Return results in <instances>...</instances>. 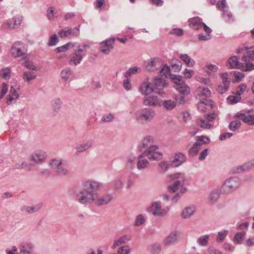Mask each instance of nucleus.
<instances>
[{
    "label": "nucleus",
    "mask_w": 254,
    "mask_h": 254,
    "mask_svg": "<svg viewBox=\"0 0 254 254\" xmlns=\"http://www.w3.org/2000/svg\"><path fill=\"white\" fill-rule=\"evenodd\" d=\"M242 63L239 61V57L233 56L228 60L227 65L230 68H239L241 66Z\"/></svg>",
    "instance_id": "29"
},
{
    "label": "nucleus",
    "mask_w": 254,
    "mask_h": 254,
    "mask_svg": "<svg viewBox=\"0 0 254 254\" xmlns=\"http://www.w3.org/2000/svg\"><path fill=\"white\" fill-rule=\"evenodd\" d=\"M71 74V70L69 67H66L62 69L61 72V77L64 81L68 80Z\"/></svg>",
    "instance_id": "41"
},
{
    "label": "nucleus",
    "mask_w": 254,
    "mask_h": 254,
    "mask_svg": "<svg viewBox=\"0 0 254 254\" xmlns=\"http://www.w3.org/2000/svg\"><path fill=\"white\" fill-rule=\"evenodd\" d=\"M176 90L182 95H187L190 92V87L186 83L178 85L176 87Z\"/></svg>",
    "instance_id": "32"
},
{
    "label": "nucleus",
    "mask_w": 254,
    "mask_h": 254,
    "mask_svg": "<svg viewBox=\"0 0 254 254\" xmlns=\"http://www.w3.org/2000/svg\"><path fill=\"white\" fill-rule=\"evenodd\" d=\"M83 59V55L79 54L76 51H74L71 59L69 61V64L70 65H74L75 66L79 64Z\"/></svg>",
    "instance_id": "30"
},
{
    "label": "nucleus",
    "mask_w": 254,
    "mask_h": 254,
    "mask_svg": "<svg viewBox=\"0 0 254 254\" xmlns=\"http://www.w3.org/2000/svg\"><path fill=\"white\" fill-rule=\"evenodd\" d=\"M130 252L128 246L124 245L118 249L117 254H129Z\"/></svg>",
    "instance_id": "59"
},
{
    "label": "nucleus",
    "mask_w": 254,
    "mask_h": 254,
    "mask_svg": "<svg viewBox=\"0 0 254 254\" xmlns=\"http://www.w3.org/2000/svg\"><path fill=\"white\" fill-rule=\"evenodd\" d=\"M253 60H254V50L247 51L242 58V61L244 62H249Z\"/></svg>",
    "instance_id": "34"
},
{
    "label": "nucleus",
    "mask_w": 254,
    "mask_h": 254,
    "mask_svg": "<svg viewBox=\"0 0 254 254\" xmlns=\"http://www.w3.org/2000/svg\"><path fill=\"white\" fill-rule=\"evenodd\" d=\"M198 92L200 96H204L206 98L209 97L211 95V92L208 88L199 87L198 89Z\"/></svg>",
    "instance_id": "48"
},
{
    "label": "nucleus",
    "mask_w": 254,
    "mask_h": 254,
    "mask_svg": "<svg viewBox=\"0 0 254 254\" xmlns=\"http://www.w3.org/2000/svg\"><path fill=\"white\" fill-rule=\"evenodd\" d=\"M158 167L160 168L161 171L164 173L168 170L169 165L165 161H161L158 164Z\"/></svg>",
    "instance_id": "63"
},
{
    "label": "nucleus",
    "mask_w": 254,
    "mask_h": 254,
    "mask_svg": "<svg viewBox=\"0 0 254 254\" xmlns=\"http://www.w3.org/2000/svg\"><path fill=\"white\" fill-rule=\"evenodd\" d=\"M162 100L157 96L150 95L144 97L143 104L146 106L156 107L161 106Z\"/></svg>",
    "instance_id": "15"
},
{
    "label": "nucleus",
    "mask_w": 254,
    "mask_h": 254,
    "mask_svg": "<svg viewBox=\"0 0 254 254\" xmlns=\"http://www.w3.org/2000/svg\"><path fill=\"white\" fill-rule=\"evenodd\" d=\"M196 141H199V145L201 146L203 144L209 143L210 139L206 136L202 135L197 136Z\"/></svg>",
    "instance_id": "58"
},
{
    "label": "nucleus",
    "mask_w": 254,
    "mask_h": 254,
    "mask_svg": "<svg viewBox=\"0 0 254 254\" xmlns=\"http://www.w3.org/2000/svg\"><path fill=\"white\" fill-rule=\"evenodd\" d=\"M221 78L222 80V83L218 86L217 90L220 94H223L228 90L231 81L227 72L221 73Z\"/></svg>",
    "instance_id": "12"
},
{
    "label": "nucleus",
    "mask_w": 254,
    "mask_h": 254,
    "mask_svg": "<svg viewBox=\"0 0 254 254\" xmlns=\"http://www.w3.org/2000/svg\"><path fill=\"white\" fill-rule=\"evenodd\" d=\"M186 156L182 152L176 153L174 159L171 162V165L175 167H178L186 161Z\"/></svg>",
    "instance_id": "19"
},
{
    "label": "nucleus",
    "mask_w": 254,
    "mask_h": 254,
    "mask_svg": "<svg viewBox=\"0 0 254 254\" xmlns=\"http://www.w3.org/2000/svg\"><path fill=\"white\" fill-rule=\"evenodd\" d=\"M169 211L170 207L168 206L163 207L160 201H153L148 208V212H151L155 217H164Z\"/></svg>",
    "instance_id": "5"
},
{
    "label": "nucleus",
    "mask_w": 254,
    "mask_h": 254,
    "mask_svg": "<svg viewBox=\"0 0 254 254\" xmlns=\"http://www.w3.org/2000/svg\"><path fill=\"white\" fill-rule=\"evenodd\" d=\"M200 149L201 146L199 145V141H196L193 146L190 149L189 154L190 155L193 156L197 153Z\"/></svg>",
    "instance_id": "42"
},
{
    "label": "nucleus",
    "mask_w": 254,
    "mask_h": 254,
    "mask_svg": "<svg viewBox=\"0 0 254 254\" xmlns=\"http://www.w3.org/2000/svg\"><path fill=\"white\" fill-rule=\"evenodd\" d=\"M216 118V114L212 113L208 114L203 119H197V124L201 127L204 128H210L213 126V121Z\"/></svg>",
    "instance_id": "8"
},
{
    "label": "nucleus",
    "mask_w": 254,
    "mask_h": 254,
    "mask_svg": "<svg viewBox=\"0 0 254 254\" xmlns=\"http://www.w3.org/2000/svg\"><path fill=\"white\" fill-rule=\"evenodd\" d=\"M59 39L56 34H53L50 37L48 45L49 46H54L59 42Z\"/></svg>",
    "instance_id": "57"
},
{
    "label": "nucleus",
    "mask_w": 254,
    "mask_h": 254,
    "mask_svg": "<svg viewBox=\"0 0 254 254\" xmlns=\"http://www.w3.org/2000/svg\"><path fill=\"white\" fill-rule=\"evenodd\" d=\"M10 52L13 57L17 58L25 54V50L21 41L15 42L12 46Z\"/></svg>",
    "instance_id": "11"
},
{
    "label": "nucleus",
    "mask_w": 254,
    "mask_h": 254,
    "mask_svg": "<svg viewBox=\"0 0 254 254\" xmlns=\"http://www.w3.org/2000/svg\"><path fill=\"white\" fill-rule=\"evenodd\" d=\"M114 39H111L101 43V52L105 54H109L111 50L113 48L112 45L114 44Z\"/></svg>",
    "instance_id": "23"
},
{
    "label": "nucleus",
    "mask_w": 254,
    "mask_h": 254,
    "mask_svg": "<svg viewBox=\"0 0 254 254\" xmlns=\"http://www.w3.org/2000/svg\"><path fill=\"white\" fill-rule=\"evenodd\" d=\"M62 101L59 98L54 99L51 102L52 109L54 112H58L61 107Z\"/></svg>",
    "instance_id": "40"
},
{
    "label": "nucleus",
    "mask_w": 254,
    "mask_h": 254,
    "mask_svg": "<svg viewBox=\"0 0 254 254\" xmlns=\"http://www.w3.org/2000/svg\"><path fill=\"white\" fill-rule=\"evenodd\" d=\"M161 67V69L159 71V74L161 77L170 78L171 77L170 68L167 65H163Z\"/></svg>",
    "instance_id": "38"
},
{
    "label": "nucleus",
    "mask_w": 254,
    "mask_h": 254,
    "mask_svg": "<svg viewBox=\"0 0 254 254\" xmlns=\"http://www.w3.org/2000/svg\"><path fill=\"white\" fill-rule=\"evenodd\" d=\"M1 29H12L15 28L13 22L12 18L7 19L5 22L3 23L1 27Z\"/></svg>",
    "instance_id": "47"
},
{
    "label": "nucleus",
    "mask_w": 254,
    "mask_h": 254,
    "mask_svg": "<svg viewBox=\"0 0 254 254\" xmlns=\"http://www.w3.org/2000/svg\"><path fill=\"white\" fill-rule=\"evenodd\" d=\"M80 26H76L74 28L66 27L60 30L58 34L62 39L68 38L70 36H77L79 34Z\"/></svg>",
    "instance_id": "10"
},
{
    "label": "nucleus",
    "mask_w": 254,
    "mask_h": 254,
    "mask_svg": "<svg viewBox=\"0 0 254 254\" xmlns=\"http://www.w3.org/2000/svg\"><path fill=\"white\" fill-rule=\"evenodd\" d=\"M254 167V158L242 165L235 167L232 169L234 174L240 173L244 171H248Z\"/></svg>",
    "instance_id": "16"
},
{
    "label": "nucleus",
    "mask_w": 254,
    "mask_h": 254,
    "mask_svg": "<svg viewBox=\"0 0 254 254\" xmlns=\"http://www.w3.org/2000/svg\"><path fill=\"white\" fill-rule=\"evenodd\" d=\"M101 183L93 180L84 182L82 190L76 195V200L82 204L88 205L94 203L97 206L108 204L113 198L111 193H106L99 196L97 190H101Z\"/></svg>",
    "instance_id": "1"
},
{
    "label": "nucleus",
    "mask_w": 254,
    "mask_h": 254,
    "mask_svg": "<svg viewBox=\"0 0 254 254\" xmlns=\"http://www.w3.org/2000/svg\"><path fill=\"white\" fill-rule=\"evenodd\" d=\"M229 233V231L225 230L218 233V236L216 238V241L217 242H222L225 238L227 236Z\"/></svg>",
    "instance_id": "56"
},
{
    "label": "nucleus",
    "mask_w": 254,
    "mask_h": 254,
    "mask_svg": "<svg viewBox=\"0 0 254 254\" xmlns=\"http://www.w3.org/2000/svg\"><path fill=\"white\" fill-rule=\"evenodd\" d=\"M145 156L141 154L137 157V161L136 162V167L139 170L145 169L149 166V163L148 161L144 158Z\"/></svg>",
    "instance_id": "26"
},
{
    "label": "nucleus",
    "mask_w": 254,
    "mask_h": 254,
    "mask_svg": "<svg viewBox=\"0 0 254 254\" xmlns=\"http://www.w3.org/2000/svg\"><path fill=\"white\" fill-rule=\"evenodd\" d=\"M46 156L45 152L39 150L33 153L31 155V160L36 163H41L45 160Z\"/></svg>",
    "instance_id": "20"
},
{
    "label": "nucleus",
    "mask_w": 254,
    "mask_h": 254,
    "mask_svg": "<svg viewBox=\"0 0 254 254\" xmlns=\"http://www.w3.org/2000/svg\"><path fill=\"white\" fill-rule=\"evenodd\" d=\"M145 222V219L144 216L140 214L137 215L134 223V226H140L143 224Z\"/></svg>",
    "instance_id": "54"
},
{
    "label": "nucleus",
    "mask_w": 254,
    "mask_h": 254,
    "mask_svg": "<svg viewBox=\"0 0 254 254\" xmlns=\"http://www.w3.org/2000/svg\"><path fill=\"white\" fill-rule=\"evenodd\" d=\"M24 65L28 69H31L34 71H37L39 69L37 66L34 65L33 62L30 61H26L24 63Z\"/></svg>",
    "instance_id": "61"
},
{
    "label": "nucleus",
    "mask_w": 254,
    "mask_h": 254,
    "mask_svg": "<svg viewBox=\"0 0 254 254\" xmlns=\"http://www.w3.org/2000/svg\"><path fill=\"white\" fill-rule=\"evenodd\" d=\"M162 66V61L159 58H151L144 62L145 68L148 71H156Z\"/></svg>",
    "instance_id": "7"
},
{
    "label": "nucleus",
    "mask_w": 254,
    "mask_h": 254,
    "mask_svg": "<svg viewBox=\"0 0 254 254\" xmlns=\"http://www.w3.org/2000/svg\"><path fill=\"white\" fill-rule=\"evenodd\" d=\"M246 85L245 84L242 83L237 88L236 91V94L237 95H239L241 96V95L245 91L246 89Z\"/></svg>",
    "instance_id": "64"
},
{
    "label": "nucleus",
    "mask_w": 254,
    "mask_h": 254,
    "mask_svg": "<svg viewBox=\"0 0 254 254\" xmlns=\"http://www.w3.org/2000/svg\"><path fill=\"white\" fill-rule=\"evenodd\" d=\"M114 119L115 115L113 114L107 113L102 116L101 121L104 123H109L112 122Z\"/></svg>",
    "instance_id": "55"
},
{
    "label": "nucleus",
    "mask_w": 254,
    "mask_h": 254,
    "mask_svg": "<svg viewBox=\"0 0 254 254\" xmlns=\"http://www.w3.org/2000/svg\"><path fill=\"white\" fill-rule=\"evenodd\" d=\"M209 235L207 234L203 235L198 237L197 240V244L201 247H206L209 240Z\"/></svg>",
    "instance_id": "35"
},
{
    "label": "nucleus",
    "mask_w": 254,
    "mask_h": 254,
    "mask_svg": "<svg viewBox=\"0 0 254 254\" xmlns=\"http://www.w3.org/2000/svg\"><path fill=\"white\" fill-rule=\"evenodd\" d=\"M241 185V181L237 177L227 179L221 186L222 193L229 194L238 189Z\"/></svg>",
    "instance_id": "3"
},
{
    "label": "nucleus",
    "mask_w": 254,
    "mask_h": 254,
    "mask_svg": "<svg viewBox=\"0 0 254 254\" xmlns=\"http://www.w3.org/2000/svg\"><path fill=\"white\" fill-rule=\"evenodd\" d=\"M140 90L141 94L146 96L153 92L157 93V91H155L153 84L148 82H144L141 85Z\"/></svg>",
    "instance_id": "22"
},
{
    "label": "nucleus",
    "mask_w": 254,
    "mask_h": 254,
    "mask_svg": "<svg viewBox=\"0 0 254 254\" xmlns=\"http://www.w3.org/2000/svg\"><path fill=\"white\" fill-rule=\"evenodd\" d=\"M182 235V232L179 231H172L165 238L164 244L170 246L177 243Z\"/></svg>",
    "instance_id": "14"
},
{
    "label": "nucleus",
    "mask_w": 254,
    "mask_h": 254,
    "mask_svg": "<svg viewBox=\"0 0 254 254\" xmlns=\"http://www.w3.org/2000/svg\"><path fill=\"white\" fill-rule=\"evenodd\" d=\"M49 165L60 176H66L69 174V171L66 168V162L62 159H53Z\"/></svg>",
    "instance_id": "4"
},
{
    "label": "nucleus",
    "mask_w": 254,
    "mask_h": 254,
    "mask_svg": "<svg viewBox=\"0 0 254 254\" xmlns=\"http://www.w3.org/2000/svg\"><path fill=\"white\" fill-rule=\"evenodd\" d=\"M235 117L237 119L242 120L245 123L250 125H254V115H246L244 113H237Z\"/></svg>",
    "instance_id": "24"
},
{
    "label": "nucleus",
    "mask_w": 254,
    "mask_h": 254,
    "mask_svg": "<svg viewBox=\"0 0 254 254\" xmlns=\"http://www.w3.org/2000/svg\"><path fill=\"white\" fill-rule=\"evenodd\" d=\"M223 16L227 21H231L233 20L232 13L227 10H223Z\"/></svg>",
    "instance_id": "62"
},
{
    "label": "nucleus",
    "mask_w": 254,
    "mask_h": 254,
    "mask_svg": "<svg viewBox=\"0 0 254 254\" xmlns=\"http://www.w3.org/2000/svg\"><path fill=\"white\" fill-rule=\"evenodd\" d=\"M245 64L242 63L240 67V69L243 71H248L254 69V64L249 62H245Z\"/></svg>",
    "instance_id": "45"
},
{
    "label": "nucleus",
    "mask_w": 254,
    "mask_h": 254,
    "mask_svg": "<svg viewBox=\"0 0 254 254\" xmlns=\"http://www.w3.org/2000/svg\"><path fill=\"white\" fill-rule=\"evenodd\" d=\"M170 78H171L173 82L176 84V86L185 82V79L183 77L180 75H172L171 77Z\"/></svg>",
    "instance_id": "44"
},
{
    "label": "nucleus",
    "mask_w": 254,
    "mask_h": 254,
    "mask_svg": "<svg viewBox=\"0 0 254 254\" xmlns=\"http://www.w3.org/2000/svg\"><path fill=\"white\" fill-rule=\"evenodd\" d=\"M37 77V74L31 71H25L23 72V79L26 82H30L34 80Z\"/></svg>",
    "instance_id": "37"
},
{
    "label": "nucleus",
    "mask_w": 254,
    "mask_h": 254,
    "mask_svg": "<svg viewBox=\"0 0 254 254\" xmlns=\"http://www.w3.org/2000/svg\"><path fill=\"white\" fill-rule=\"evenodd\" d=\"M213 102L209 99L204 98L197 104L198 110L201 112H205L213 109Z\"/></svg>",
    "instance_id": "13"
},
{
    "label": "nucleus",
    "mask_w": 254,
    "mask_h": 254,
    "mask_svg": "<svg viewBox=\"0 0 254 254\" xmlns=\"http://www.w3.org/2000/svg\"><path fill=\"white\" fill-rule=\"evenodd\" d=\"M182 183L180 181H175L173 184L168 187V191L170 192H175L180 187H182Z\"/></svg>",
    "instance_id": "46"
},
{
    "label": "nucleus",
    "mask_w": 254,
    "mask_h": 254,
    "mask_svg": "<svg viewBox=\"0 0 254 254\" xmlns=\"http://www.w3.org/2000/svg\"><path fill=\"white\" fill-rule=\"evenodd\" d=\"M154 139L152 136H146L141 141V144L139 146L140 151H142L143 149H147L150 147L151 146L154 145Z\"/></svg>",
    "instance_id": "25"
},
{
    "label": "nucleus",
    "mask_w": 254,
    "mask_h": 254,
    "mask_svg": "<svg viewBox=\"0 0 254 254\" xmlns=\"http://www.w3.org/2000/svg\"><path fill=\"white\" fill-rule=\"evenodd\" d=\"M196 210V206L191 204L185 207L182 211L181 216L185 219H190L194 214Z\"/></svg>",
    "instance_id": "18"
},
{
    "label": "nucleus",
    "mask_w": 254,
    "mask_h": 254,
    "mask_svg": "<svg viewBox=\"0 0 254 254\" xmlns=\"http://www.w3.org/2000/svg\"><path fill=\"white\" fill-rule=\"evenodd\" d=\"M131 237L129 235H124L119 237V238L115 239L114 243L111 247L112 249H115L116 247L121 246L122 245H125L128 242L130 241Z\"/></svg>",
    "instance_id": "21"
},
{
    "label": "nucleus",
    "mask_w": 254,
    "mask_h": 254,
    "mask_svg": "<svg viewBox=\"0 0 254 254\" xmlns=\"http://www.w3.org/2000/svg\"><path fill=\"white\" fill-rule=\"evenodd\" d=\"M137 122L145 125L151 122L155 116L154 110L149 108H144L136 111L134 113Z\"/></svg>",
    "instance_id": "2"
},
{
    "label": "nucleus",
    "mask_w": 254,
    "mask_h": 254,
    "mask_svg": "<svg viewBox=\"0 0 254 254\" xmlns=\"http://www.w3.org/2000/svg\"><path fill=\"white\" fill-rule=\"evenodd\" d=\"M246 233L244 232L237 233L234 238V241L237 244H240L241 241L244 239Z\"/></svg>",
    "instance_id": "50"
},
{
    "label": "nucleus",
    "mask_w": 254,
    "mask_h": 254,
    "mask_svg": "<svg viewBox=\"0 0 254 254\" xmlns=\"http://www.w3.org/2000/svg\"><path fill=\"white\" fill-rule=\"evenodd\" d=\"M153 84L155 91H157V93H158L162 97H165L167 96L166 93L160 91L167 86V83L164 78L162 77H156L154 79Z\"/></svg>",
    "instance_id": "9"
},
{
    "label": "nucleus",
    "mask_w": 254,
    "mask_h": 254,
    "mask_svg": "<svg viewBox=\"0 0 254 254\" xmlns=\"http://www.w3.org/2000/svg\"><path fill=\"white\" fill-rule=\"evenodd\" d=\"M176 101L172 100L162 101L161 106H163L167 110H172L176 106Z\"/></svg>",
    "instance_id": "33"
},
{
    "label": "nucleus",
    "mask_w": 254,
    "mask_h": 254,
    "mask_svg": "<svg viewBox=\"0 0 254 254\" xmlns=\"http://www.w3.org/2000/svg\"><path fill=\"white\" fill-rule=\"evenodd\" d=\"M11 74L10 68L9 67H6L2 69L0 71V76L3 79H8L10 78Z\"/></svg>",
    "instance_id": "51"
},
{
    "label": "nucleus",
    "mask_w": 254,
    "mask_h": 254,
    "mask_svg": "<svg viewBox=\"0 0 254 254\" xmlns=\"http://www.w3.org/2000/svg\"><path fill=\"white\" fill-rule=\"evenodd\" d=\"M139 69L140 68L136 66L130 67L124 73V76L127 78H128L131 77L132 75L136 74Z\"/></svg>",
    "instance_id": "49"
},
{
    "label": "nucleus",
    "mask_w": 254,
    "mask_h": 254,
    "mask_svg": "<svg viewBox=\"0 0 254 254\" xmlns=\"http://www.w3.org/2000/svg\"><path fill=\"white\" fill-rule=\"evenodd\" d=\"M174 97L175 100V101H176V104L178 103L180 105H183V104H185V103L186 102V98L184 96V95H182V94L181 95H175Z\"/></svg>",
    "instance_id": "60"
},
{
    "label": "nucleus",
    "mask_w": 254,
    "mask_h": 254,
    "mask_svg": "<svg viewBox=\"0 0 254 254\" xmlns=\"http://www.w3.org/2000/svg\"><path fill=\"white\" fill-rule=\"evenodd\" d=\"M240 120H236L230 122L229 125V128L231 131H236L238 129L241 125Z\"/></svg>",
    "instance_id": "52"
},
{
    "label": "nucleus",
    "mask_w": 254,
    "mask_h": 254,
    "mask_svg": "<svg viewBox=\"0 0 254 254\" xmlns=\"http://www.w3.org/2000/svg\"><path fill=\"white\" fill-rule=\"evenodd\" d=\"M221 192H222L221 188L220 189H215L212 190L209 194V201L211 203H215L219 198Z\"/></svg>",
    "instance_id": "28"
},
{
    "label": "nucleus",
    "mask_w": 254,
    "mask_h": 254,
    "mask_svg": "<svg viewBox=\"0 0 254 254\" xmlns=\"http://www.w3.org/2000/svg\"><path fill=\"white\" fill-rule=\"evenodd\" d=\"M125 167L127 170H131L134 168L136 164V157L133 154H129L124 158Z\"/></svg>",
    "instance_id": "17"
},
{
    "label": "nucleus",
    "mask_w": 254,
    "mask_h": 254,
    "mask_svg": "<svg viewBox=\"0 0 254 254\" xmlns=\"http://www.w3.org/2000/svg\"><path fill=\"white\" fill-rule=\"evenodd\" d=\"M74 45L73 43H68L62 46L57 47V48H56L55 52L57 53L64 52L66 51L70 48H72L74 47Z\"/></svg>",
    "instance_id": "43"
},
{
    "label": "nucleus",
    "mask_w": 254,
    "mask_h": 254,
    "mask_svg": "<svg viewBox=\"0 0 254 254\" xmlns=\"http://www.w3.org/2000/svg\"><path fill=\"white\" fill-rule=\"evenodd\" d=\"M227 102L231 104H236L240 101L241 97L239 95H230L227 98Z\"/></svg>",
    "instance_id": "53"
},
{
    "label": "nucleus",
    "mask_w": 254,
    "mask_h": 254,
    "mask_svg": "<svg viewBox=\"0 0 254 254\" xmlns=\"http://www.w3.org/2000/svg\"><path fill=\"white\" fill-rule=\"evenodd\" d=\"M190 26L193 29L199 30L202 27L203 22L198 17H195L189 20Z\"/></svg>",
    "instance_id": "27"
},
{
    "label": "nucleus",
    "mask_w": 254,
    "mask_h": 254,
    "mask_svg": "<svg viewBox=\"0 0 254 254\" xmlns=\"http://www.w3.org/2000/svg\"><path fill=\"white\" fill-rule=\"evenodd\" d=\"M158 149L157 145H154L145 149L141 154L150 160L160 159L162 154L158 151Z\"/></svg>",
    "instance_id": "6"
},
{
    "label": "nucleus",
    "mask_w": 254,
    "mask_h": 254,
    "mask_svg": "<svg viewBox=\"0 0 254 254\" xmlns=\"http://www.w3.org/2000/svg\"><path fill=\"white\" fill-rule=\"evenodd\" d=\"M147 250L153 254H158L161 250V247L159 244H153L148 246Z\"/></svg>",
    "instance_id": "39"
},
{
    "label": "nucleus",
    "mask_w": 254,
    "mask_h": 254,
    "mask_svg": "<svg viewBox=\"0 0 254 254\" xmlns=\"http://www.w3.org/2000/svg\"><path fill=\"white\" fill-rule=\"evenodd\" d=\"M123 186V182L121 178L115 179L110 183V189L114 191H118L121 190Z\"/></svg>",
    "instance_id": "31"
},
{
    "label": "nucleus",
    "mask_w": 254,
    "mask_h": 254,
    "mask_svg": "<svg viewBox=\"0 0 254 254\" xmlns=\"http://www.w3.org/2000/svg\"><path fill=\"white\" fill-rule=\"evenodd\" d=\"M180 58L188 66H192L194 64V61L187 54H181Z\"/></svg>",
    "instance_id": "36"
}]
</instances>
